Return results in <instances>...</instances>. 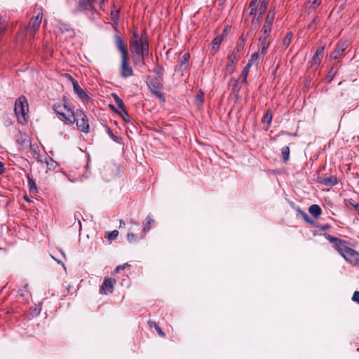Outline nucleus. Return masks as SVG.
<instances>
[{"label": "nucleus", "mask_w": 359, "mask_h": 359, "mask_svg": "<svg viewBox=\"0 0 359 359\" xmlns=\"http://www.w3.org/2000/svg\"><path fill=\"white\" fill-rule=\"evenodd\" d=\"M163 80L149 76L147 78V84L151 93L156 95L161 102H165V97L163 91Z\"/></svg>", "instance_id": "obj_6"}, {"label": "nucleus", "mask_w": 359, "mask_h": 359, "mask_svg": "<svg viewBox=\"0 0 359 359\" xmlns=\"http://www.w3.org/2000/svg\"><path fill=\"white\" fill-rule=\"evenodd\" d=\"M346 48V45L344 43L339 44L334 51L330 54V57L332 59H337L342 54Z\"/></svg>", "instance_id": "obj_20"}, {"label": "nucleus", "mask_w": 359, "mask_h": 359, "mask_svg": "<svg viewBox=\"0 0 359 359\" xmlns=\"http://www.w3.org/2000/svg\"><path fill=\"white\" fill-rule=\"evenodd\" d=\"M116 283V280L113 278H104L102 284L100 286V293L101 294H107L108 293H112Z\"/></svg>", "instance_id": "obj_13"}, {"label": "nucleus", "mask_w": 359, "mask_h": 359, "mask_svg": "<svg viewBox=\"0 0 359 359\" xmlns=\"http://www.w3.org/2000/svg\"><path fill=\"white\" fill-rule=\"evenodd\" d=\"M348 203L353 207V208L355 209V210L357 212L358 210H359V204L357 203L352 198H350L348 200Z\"/></svg>", "instance_id": "obj_47"}, {"label": "nucleus", "mask_w": 359, "mask_h": 359, "mask_svg": "<svg viewBox=\"0 0 359 359\" xmlns=\"http://www.w3.org/2000/svg\"><path fill=\"white\" fill-rule=\"evenodd\" d=\"M90 10L93 13H97V8L93 5L92 0H78L75 13H81Z\"/></svg>", "instance_id": "obj_11"}, {"label": "nucleus", "mask_w": 359, "mask_h": 359, "mask_svg": "<svg viewBox=\"0 0 359 359\" xmlns=\"http://www.w3.org/2000/svg\"><path fill=\"white\" fill-rule=\"evenodd\" d=\"M154 223V220L149 215L146 218V224L143 228V233L142 238H144L145 233L150 229L151 226Z\"/></svg>", "instance_id": "obj_29"}, {"label": "nucleus", "mask_w": 359, "mask_h": 359, "mask_svg": "<svg viewBox=\"0 0 359 359\" xmlns=\"http://www.w3.org/2000/svg\"><path fill=\"white\" fill-rule=\"evenodd\" d=\"M14 112L17 117L18 122L21 125H25L29 118V104L27 99L20 96L15 102Z\"/></svg>", "instance_id": "obj_3"}, {"label": "nucleus", "mask_w": 359, "mask_h": 359, "mask_svg": "<svg viewBox=\"0 0 359 359\" xmlns=\"http://www.w3.org/2000/svg\"><path fill=\"white\" fill-rule=\"evenodd\" d=\"M261 0H252L248 6V9L250 10L249 15H255V11L258 10L259 8V2Z\"/></svg>", "instance_id": "obj_26"}, {"label": "nucleus", "mask_w": 359, "mask_h": 359, "mask_svg": "<svg viewBox=\"0 0 359 359\" xmlns=\"http://www.w3.org/2000/svg\"><path fill=\"white\" fill-rule=\"evenodd\" d=\"M254 15L253 20H255L257 23H259L263 18V14H261V11H259V15L257 17L255 15Z\"/></svg>", "instance_id": "obj_53"}, {"label": "nucleus", "mask_w": 359, "mask_h": 359, "mask_svg": "<svg viewBox=\"0 0 359 359\" xmlns=\"http://www.w3.org/2000/svg\"><path fill=\"white\" fill-rule=\"evenodd\" d=\"M110 107H111V109H112L114 111L117 112V111L116 110V109L114 108V106L111 105Z\"/></svg>", "instance_id": "obj_63"}, {"label": "nucleus", "mask_w": 359, "mask_h": 359, "mask_svg": "<svg viewBox=\"0 0 359 359\" xmlns=\"http://www.w3.org/2000/svg\"><path fill=\"white\" fill-rule=\"evenodd\" d=\"M78 215H80V213H79V212H76V213H75V215H74V217H75V218H77V219H78V224H79V226L81 227V221L79 219V217H77Z\"/></svg>", "instance_id": "obj_58"}, {"label": "nucleus", "mask_w": 359, "mask_h": 359, "mask_svg": "<svg viewBox=\"0 0 359 359\" xmlns=\"http://www.w3.org/2000/svg\"><path fill=\"white\" fill-rule=\"evenodd\" d=\"M189 58L190 55L189 53H186L183 55V56L180 60V69L181 70H184L185 69H187Z\"/></svg>", "instance_id": "obj_23"}, {"label": "nucleus", "mask_w": 359, "mask_h": 359, "mask_svg": "<svg viewBox=\"0 0 359 359\" xmlns=\"http://www.w3.org/2000/svg\"><path fill=\"white\" fill-rule=\"evenodd\" d=\"M317 227L319 228L320 230L321 231H325L327 229H329L331 226L330 224H324V225H321V224H318L317 225Z\"/></svg>", "instance_id": "obj_51"}, {"label": "nucleus", "mask_w": 359, "mask_h": 359, "mask_svg": "<svg viewBox=\"0 0 359 359\" xmlns=\"http://www.w3.org/2000/svg\"><path fill=\"white\" fill-rule=\"evenodd\" d=\"M323 236L332 244V248L342 257V255L350 248L351 243L334 237L328 233H324Z\"/></svg>", "instance_id": "obj_5"}, {"label": "nucleus", "mask_w": 359, "mask_h": 359, "mask_svg": "<svg viewBox=\"0 0 359 359\" xmlns=\"http://www.w3.org/2000/svg\"><path fill=\"white\" fill-rule=\"evenodd\" d=\"M352 300L359 304V291H355L352 297Z\"/></svg>", "instance_id": "obj_50"}, {"label": "nucleus", "mask_w": 359, "mask_h": 359, "mask_svg": "<svg viewBox=\"0 0 359 359\" xmlns=\"http://www.w3.org/2000/svg\"><path fill=\"white\" fill-rule=\"evenodd\" d=\"M16 142L20 150H24L31 144L29 137L25 133L19 132L17 135Z\"/></svg>", "instance_id": "obj_15"}, {"label": "nucleus", "mask_w": 359, "mask_h": 359, "mask_svg": "<svg viewBox=\"0 0 359 359\" xmlns=\"http://www.w3.org/2000/svg\"><path fill=\"white\" fill-rule=\"evenodd\" d=\"M251 67H248V66H245L241 73V79H242V81L244 83H247V78H248V75L249 74V72H250V69Z\"/></svg>", "instance_id": "obj_37"}, {"label": "nucleus", "mask_w": 359, "mask_h": 359, "mask_svg": "<svg viewBox=\"0 0 359 359\" xmlns=\"http://www.w3.org/2000/svg\"><path fill=\"white\" fill-rule=\"evenodd\" d=\"M247 39H248V35H245L244 34H243L241 35V36L240 37V39H238L237 44L239 45V46H241L244 48Z\"/></svg>", "instance_id": "obj_40"}, {"label": "nucleus", "mask_w": 359, "mask_h": 359, "mask_svg": "<svg viewBox=\"0 0 359 359\" xmlns=\"http://www.w3.org/2000/svg\"><path fill=\"white\" fill-rule=\"evenodd\" d=\"M57 27L62 34L73 32L70 25L64 22H59L57 25Z\"/></svg>", "instance_id": "obj_25"}, {"label": "nucleus", "mask_w": 359, "mask_h": 359, "mask_svg": "<svg viewBox=\"0 0 359 359\" xmlns=\"http://www.w3.org/2000/svg\"><path fill=\"white\" fill-rule=\"evenodd\" d=\"M130 52L132 54H137L142 57L144 62V58L149 55V42L145 29L142 31L140 35L137 29L133 32V37L129 41Z\"/></svg>", "instance_id": "obj_1"}, {"label": "nucleus", "mask_w": 359, "mask_h": 359, "mask_svg": "<svg viewBox=\"0 0 359 359\" xmlns=\"http://www.w3.org/2000/svg\"><path fill=\"white\" fill-rule=\"evenodd\" d=\"M313 26H314V25L311 22V23L308 25V29H312Z\"/></svg>", "instance_id": "obj_62"}, {"label": "nucleus", "mask_w": 359, "mask_h": 359, "mask_svg": "<svg viewBox=\"0 0 359 359\" xmlns=\"http://www.w3.org/2000/svg\"><path fill=\"white\" fill-rule=\"evenodd\" d=\"M275 18V11L274 9H270L266 17L264 24L261 29V32L263 34H271V27Z\"/></svg>", "instance_id": "obj_12"}, {"label": "nucleus", "mask_w": 359, "mask_h": 359, "mask_svg": "<svg viewBox=\"0 0 359 359\" xmlns=\"http://www.w3.org/2000/svg\"><path fill=\"white\" fill-rule=\"evenodd\" d=\"M272 113L270 110H267L265 113V114L264 115L263 118H262V122H266L268 125V126H269L271 123V121H272Z\"/></svg>", "instance_id": "obj_31"}, {"label": "nucleus", "mask_w": 359, "mask_h": 359, "mask_svg": "<svg viewBox=\"0 0 359 359\" xmlns=\"http://www.w3.org/2000/svg\"><path fill=\"white\" fill-rule=\"evenodd\" d=\"M29 147L30 148L32 157L38 162H43V160L41 155L40 154L39 146L36 144H30Z\"/></svg>", "instance_id": "obj_18"}, {"label": "nucleus", "mask_w": 359, "mask_h": 359, "mask_svg": "<svg viewBox=\"0 0 359 359\" xmlns=\"http://www.w3.org/2000/svg\"><path fill=\"white\" fill-rule=\"evenodd\" d=\"M126 266H130V265L126 263L124 264L117 266L114 271L115 273H118L121 270H123Z\"/></svg>", "instance_id": "obj_48"}, {"label": "nucleus", "mask_w": 359, "mask_h": 359, "mask_svg": "<svg viewBox=\"0 0 359 359\" xmlns=\"http://www.w3.org/2000/svg\"><path fill=\"white\" fill-rule=\"evenodd\" d=\"M74 116V123H76L78 129L84 133H89L88 118L85 113L82 110H76Z\"/></svg>", "instance_id": "obj_7"}, {"label": "nucleus", "mask_w": 359, "mask_h": 359, "mask_svg": "<svg viewBox=\"0 0 359 359\" xmlns=\"http://www.w3.org/2000/svg\"><path fill=\"white\" fill-rule=\"evenodd\" d=\"M282 158L284 162H287L290 158V148L287 146H285L281 149Z\"/></svg>", "instance_id": "obj_30"}, {"label": "nucleus", "mask_w": 359, "mask_h": 359, "mask_svg": "<svg viewBox=\"0 0 359 359\" xmlns=\"http://www.w3.org/2000/svg\"><path fill=\"white\" fill-rule=\"evenodd\" d=\"M4 29H5V27L1 20V17L0 16V34H1L4 32Z\"/></svg>", "instance_id": "obj_56"}, {"label": "nucleus", "mask_w": 359, "mask_h": 359, "mask_svg": "<svg viewBox=\"0 0 359 359\" xmlns=\"http://www.w3.org/2000/svg\"><path fill=\"white\" fill-rule=\"evenodd\" d=\"M127 239L130 243L135 242L137 241V236L133 233H128Z\"/></svg>", "instance_id": "obj_44"}, {"label": "nucleus", "mask_w": 359, "mask_h": 359, "mask_svg": "<svg viewBox=\"0 0 359 359\" xmlns=\"http://www.w3.org/2000/svg\"><path fill=\"white\" fill-rule=\"evenodd\" d=\"M316 21H317V18H314V19L313 20V21L311 22V23H312L313 25H315L316 24Z\"/></svg>", "instance_id": "obj_61"}, {"label": "nucleus", "mask_w": 359, "mask_h": 359, "mask_svg": "<svg viewBox=\"0 0 359 359\" xmlns=\"http://www.w3.org/2000/svg\"><path fill=\"white\" fill-rule=\"evenodd\" d=\"M298 211L301 213V215H302V216L303 219H304L306 222L310 223V224H313V221H311V220L309 219V216L307 215V214H306L305 212H304V211L301 210H300V208H299V209H298Z\"/></svg>", "instance_id": "obj_42"}, {"label": "nucleus", "mask_w": 359, "mask_h": 359, "mask_svg": "<svg viewBox=\"0 0 359 359\" xmlns=\"http://www.w3.org/2000/svg\"><path fill=\"white\" fill-rule=\"evenodd\" d=\"M155 330H156V332H158V335L161 337H165V333L163 332V330H161V328L159 326L156 327Z\"/></svg>", "instance_id": "obj_54"}, {"label": "nucleus", "mask_w": 359, "mask_h": 359, "mask_svg": "<svg viewBox=\"0 0 359 359\" xmlns=\"http://www.w3.org/2000/svg\"><path fill=\"white\" fill-rule=\"evenodd\" d=\"M104 2V0H92L93 5L95 6V8L98 6L100 8H102Z\"/></svg>", "instance_id": "obj_45"}, {"label": "nucleus", "mask_w": 359, "mask_h": 359, "mask_svg": "<svg viewBox=\"0 0 359 359\" xmlns=\"http://www.w3.org/2000/svg\"><path fill=\"white\" fill-rule=\"evenodd\" d=\"M114 39L115 46L121 55V62L119 68L120 76L123 79H128L133 75V69L130 64V57L126 43L118 35H115Z\"/></svg>", "instance_id": "obj_2"}, {"label": "nucleus", "mask_w": 359, "mask_h": 359, "mask_svg": "<svg viewBox=\"0 0 359 359\" xmlns=\"http://www.w3.org/2000/svg\"><path fill=\"white\" fill-rule=\"evenodd\" d=\"M42 13L39 12L36 16H33L26 27L27 35L31 38H34L35 34L39 30L42 20Z\"/></svg>", "instance_id": "obj_8"}, {"label": "nucleus", "mask_w": 359, "mask_h": 359, "mask_svg": "<svg viewBox=\"0 0 359 359\" xmlns=\"http://www.w3.org/2000/svg\"><path fill=\"white\" fill-rule=\"evenodd\" d=\"M125 226V222L123 220L121 219L119 222V228L123 227Z\"/></svg>", "instance_id": "obj_60"}, {"label": "nucleus", "mask_w": 359, "mask_h": 359, "mask_svg": "<svg viewBox=\"0 0 359 359\" xmlns=\"http://www.w3.org/2000/svg\"><path fill=\"white\" fill-rule=\"evenodd\" d=\"M270 0H262L261 4L258 8V11H261V14H264L268 7Z\"/></svg>", "instance_id": "obj_36"}, {"label": "nucleus", "mask_w": 359, "mask_h": 359, "mask_svg": "<svg viewBox=\"0 0 359 359\" xmlns=\"http://www.w3.org/2000/svg\"><path fill=\"white\" fill-rule=\"evenodd\" d=\"M260 58L262 59L261 52H255L251 55L250 58L246 65L251 67Z\"/></svg>", "instance_id": "obj_24"}, {"label": "nucleus", "mask_w": 359, "mask_h": 359, "mask_svg": "<svg viewBox=\"0 0 359 359\" xmlns=\"http://www.w3.org/2000/svg\"><path fill=\"white\" fill-rule=\"evenodd\" d=\"M222 41V36H217L212 41V48L217 50L219 44Z\"/></svg>", "instance_id": "obj_35"}, {"label": "nucleus", "mask_w": 359, "mask_h": 359, "mask_svg": "<svg viewBox=\"0 0 359 359\" xmlns=\"http://www.w3.org/2000/svg\"><path fill=\"white\" fill-rule=\"evenodd\" d=\"M324 54V47H318L311 60V65H317L320 64Z\"/></svg>", "instance_id": "obj_17"}, {"label": "nucleus", "mask_w": 359, "mask_h": 359, "mask_svg": "<svg viewBox=\"0 0 359 359\" xmlns=\"http://www.w3.org/2000/svg\"><path fill=\"white\" fill-rule=\"evenodd\" d=\"M318 182L326 187H334L338 183L337 177L333 175L318 177Z\"/></svg>", "instance_id": "obj_16"}, {"label": "nucleus", "mask_w": 359, "mask_h": 359, "mask_svg": "<svg viewBox=\"0 0 359 359\" xmlns=\"http://www.w3.org/2000/svg\"><path fill=\"white\" fill-rule=\"evenodd\" d=\"M130 223H131V224H136V222H134L133 220H132V219L130 220Z\"/></svg>", "instance_id": "obj_64"}, {"label": "nucleus", "mask_w": 359, "mask_h": 359, "mask_svg": "<svg viewBox=\"0 0 359 359\" xmlns=\"http://www.w3.org/2000/svg\"><path fill=\"white\" fill-rule=\"evenodd\" d=\"M118 236V231L117 230H114L112 231H107L105 238H107L109 242H111L113 240L116 239Z\"/></svg>", "instance_id": "obj_32"}, {"label": "nucleus", "mask_w": 359, "mask_h": 359, "mask_svg": "<svg viewBox=\"0 0 359 359\" xmlns=\"http://www.w3.org/2000/svg\"><path fill=\"white\" fill-rule=\"evenodd\" d=\"M148 325L151 328H152V327L156 328L158 326L154 321H152V320H149Z\"/></svg>", "instance_id": "obj_55"}, {"label": "nucleus", "mask_w": 359, "mask_h": 359, "mask_svg": "<svg viewBox=\"0 0 359 359\" xmlns=\"http://www.w3.org/2000/svg\"><path fill=\"white\" fill-rule=\"evenodd\" d=\"M243 48L239 46V45L236 44V46L233 48L232 53H235V55H242L243 51Z\"/></svg>", "instance_id": "obj_43"}, {"label": "nucleus", "mask_w": 359, "mask_h": 359, "mask_svg": "<svg viewBox=\"0 0 359 359\" xmlns=\"http://www.w3.org/2000/svg\"><path fill=\"white\" fill-rule=\"evenodd\" d=\"M241 57V55H235V53H231L229 54L227 57L226 67H233Z\"/></svg>", "instance_id": "obj_19"}, {"label": "nucleus", "mask_w": 359, "mask_h": 359, "mask_svg": "<svg viewBox=\"0 0 359 359\" xmlns=\"http://www.w3.org/2000/svg\"><path fill=\"white\" fill-rule=\"evenodd\" d=\"M270 34H263V36L259 38V41H261L259 50L261 52L262 60L264 59L271 43Z\"/></svg>", "instance_id": "obj_14"}, {"label": "nucleus", "mask_w": 359, "mask_h": 359, "mask_svg": "<svg viewBox=\"0 0 359 359\" xmlns=\"http://www.w3.org/2000/svg\"><path fill=\"white\" fill-rule=\"evenodd\" d=\"M342 257L348 264L359 267V252L350 247V248L342 255Z\"/></svg>", "instance_id": "obj_9"}, {"label": "nucleus", "mask_w": 359, "mask_h": 359, "mask_svg": "<svg viewBox=\"0 0 359 359\" xmlns=\"http://www.w3.org/2000/svg\"><path fill=\"white\" fill-rule=\"evenodd\" d=\"M309 3L311 4L310 7L315 10L321 4L322 0H309Z\"/></svg>", "instance_id": "obj_39"}, {"label": "nucleus", "mask_w": 359, "mask_h": 359, "mask_svg": "<svg viewBox=\"0 0 359 359\" xmlns=\"http://www.w3.org/2000/svg\"><path fill=\"white\" fill-rule=\"evenodd\" d=\"M4 172V164L0 161V175Z\"/></svg>", "instance_id": "obj_57"}, {"label": "nucleus", "mask_w": 359, "mask_h": 359, "mask_svg": "<svg viewBox=\"0 0 359 359\" xmlns=\"http://www.w3.org/2000/svg\"><path fill=\"white\" fill-rule=\"evenodd\" d=\"M290 43H291V41L290 39H288L287 38H284L283 40V46L285 49L289 46Z\"/></svg>", "instance_id": "obj_52"}, {"label": "nucleus", "mask_w": 359, "mask_h": 359, "mask_svg": "<svg viewBox=\"0 0 359 359\" xmlns=\"http://www.w3.org/2000/svg\"><path fill=\"white\" fill-rule=\"evenodd\" d=\"M119 115L122 117L123 120L125 122H129L130 121V116L127 111L125 109L122 110L121 113H119Z\"/></svg>", "instance_id": "obj_41"}, {"label": "nucleus", "mask_w": 359, "mask_h": 359, "mask_svg": "<svg viewBox=\"0 0 359 359\" xmlns=\"http://www.w3.org/2000/svg\"><path fill=\"white\" fill-rule=\"evenodd\" d=\"M292 32H289L286 34V36L284 37V38H287L288 39H290L291 41L292 39Z\"/></svg>", "instance_id": "obj_59"}, {"label": "nucleus", "mask_w": 359, "mask_h": 359, "mask_svg": "<svg viewBox=\"0 0 359 359\" xmlns=\"http://www.w3.org/2000/svg\"><path fill=\"white\" fill-rule=\"evenodd\" d=\"M336 72L337 70H335L334 67L331 68L327 74V78L329 79L328 82H330L333 79Z\"/></svg>", "instance_id": "obj_46"}, {"label": "nucleus", "mask_w": 359, "mask_h": 359, "mask_svg": "<svg viewBox=\"0 0 359 359\" xmlns=\"http://www.w3.org/2000/svg\"><path fill=\"white\" fill-rule=\"evenodd\" d=\"M105 128L106 133L114 142L119 144L121 143L122 138L121 137H118L117 135H114L113 131L109 127L106 126Z\"/></svg>", "instance_id": "obj_28"}, {"label": "nucleus", "mask_w": 359, "mask_h": 359, "mask_svg": "<svg viewBox=\"0 0 359 359\" xmlns=\"http://www.w3.org/2000/svg\"><path fill=\"white\" fill-rule=\"evenodd\" d=\"M112 96L118 107L121 109V111L125 109L123 101L116 94H113Z\"/></svg>", "instance_id": "obj_34"}, {"label": "nucleus", "mask_w": 359, "mask_h": 359, "mask_svg": "<svg viewBox=\"0 0 359 359\" xmlns=\"http://www.w3.org/2000/svg\"><path fill=\"white\" fill-rule=\"evenodd\" d=\"M309 212L315 218H318L322 214V210L318 205L313 204L309 208Z\"/></svg>", "instance_id": "obj_22"}, {"label": "nucleus", "mask_w": 359, "mask_h": 359, "mask_svg": "<svg viewBox=\"0 0 359 359\" xmlns=\"http://www.w3.org/2000/svg\"><path fill=\"white\" fill-rule=\"evenodd\" d=\"M43 161L48 170H55L57 166V163L51 157H50L48 154H46L45 157L43 158Z\"/></svg>", "instance_id": "obj_21"}, {"label": "nucleus", "mask_w": 359, "mask_h": 359, "mask_svg": "<svg viewBox=\"0 0 359 359\" xmlns=\"http://www.w3.org/2000/svg\"><path fill=\"white\" fill-rule=\"evenodd\" d=\"M68 76L72 81L74 93L83 102H88L90 99L88 94L80 87L76 80L73 79L70 75H68Z\"/></svg>", "instance_id": "obj_10"}, {"label": "nucleus", "mask_w": 359, "mask_h": 359, "mask_svg": "<svg viewBox=\"0 0 359 359\" xmlns=\"http://www.w3.org/2000/svg\"><path fill=\"white\" fill-rule=\"evenodd\" d=\"M154 72L156 76H153L154 78L163 79V68L161 66H157L154 68Z\"/></svg>", "instance_id": "obj_33"}, {"label": "nucleus", "mask_w": 359, "mask_h": 359, "mask_svg": "<svg viewBox=\"0 0 359 359\" xmlns=\"http://www.w3.org/2000/svg\"><path fill=\"white\" fill-rule=\"evenodd\" d=\"M203 93L201 92L196 95V100L200 104L203 102Z\"/></svg>", "instance_id": "obj_49"}, {"label": "nucleus", "mask_w": 359, "mask_h": 359, "mask_svg": "<svg viewBox=\"0 0 359 359\" xmlns=\"http://www.w3.org/2000/svg\"><path fill=\"white\" fill-rule=\"evenodd\" d=\"M27 185L29 187V191L31 193H36L37 192V188L35 184V182L32 177L27 175Z\"/></svg>", "instance_id": "obj_27"}, {"label": "nucleus", "mask_w": 359, "mask_h": 359, "mask_svg": "<svg viewBox=\"0 0 359 359\" xmlns=\"http://www.w3.org/2000/svg\"><path fill=\"white\" fill-rule=\"evenodd\" d=\"M111 18L116 25H117L118 23V20H119V10L118 9L112 11L111 12Z\"/></svg>", "instance_id": "obj_38"}, {"label": "nucleus", "mask_w": 359, "mask_h": 359, "mask_svg": "<svg viewBox=\"0 0 359 359\" xmlns=\"http://www.w3.org/2000/svg\"><path fill=\"white\" fill-rule=\"evenodd\" d=\"M53 109L58 115V118L65 124L72 125L74 123L76 111L71 109L68 102L55 103L53 106Z\"/></svg>", "instance_id": "obj_4"}]
</instances>
